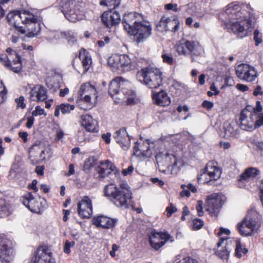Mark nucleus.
Masks as SVG:
<instances>
[{
  "label": "nucleus",
  "mask_w": 263,
  "mask_h": 263,
  "mask_svg": "<svg viewBox=\"0 0 263 263\" xmlns=\"http://www.w3.org/2000/svg\"><path fill=\"white\" fill-rule=\"evenodd\" d=\"M7 54L0 58V61L5 66L15 73L22 69L21 57L12 49L8 48L6 50Z\"/></svg>",
  "instance_id": "1a4fd4ad"
},
{
  "label": "nucleus",
  "mask_w": 263,
  "mask_h": 263,
  "mask_svg": "<svg viewBox=\"0 0 263 263\" xmlns=\"http://www.w3.org/2000/svg\"><path fill=\"white\" fill-rule=\"evenodd\" d=\"M99 174L98 177L103 178L109 175L111 172L116 174L117 170L116 166L109 161L106 160L105 162L101 161L100 165L97 168Z\"/></svg>",
  "instance_id": "393cba45"
},
{
  "label": "nucleus",
  "mask_w": 263,
  "mask_h": 263,
  "mask_svg": "<svg viewBox=\"0 0 263 263\" xmlns=\"http://www.w3.org/2000/svg\"><path fill=\"white\" fill-rule=\"evenodd\" d=\"M257 118V114L248 110H243L240 115V127L244 130H252L255 129V120Z\"/></svg>",
  "instance_id": "dca6fc26"
},
{
  "label": "nucleus",
  "mask_w": 263,
  "mask_h": 263,
  "mask_svg": "<svg viewBox=\"0 0 263 263\" xmlns=\"http://www.w3.org/2000/svg\"><path fill=\"white\" fill-rule=\"evenodd\" d=\"M226 241L225 246L218 250L216 252L217 255L223 260H228L230 252L234 248V239H231L228 237H221L219 241L217 243L218 247L219 248L222 244Z\"/></svg>",
  "instance_id": "f3484780"
},
{
  "label": "nucleus",
  "mask_w": 263,
  "mask_h": 263,
  "mask_svg": "<svg viewBox=\"0 0 263 263\" xmlns=\"http://www.w3.org/2000/svg\"><path fill=\"white\" fill-rule=\"evenodd\" d=\"M202 204L203 202L201 200H199L197 202L196 205V210L198 212V215L199 216H202L203 215V211L202 210Z\"/></svg>",
  "instance_id": "bf43d9fd"
},
{
  "label": "nucleus",
  "mask_w": 263,
  "mask_h": 263,
  "mask_svg": "<svg viewBox=\"0 0 263 263\" xmlns=\"http://www.w3.org/2000/svg\"><path fill=\"white\" fill-rule=\"evenodd\" d=\"M226 198L224 196L217 194H212L206 197V211L210 214H216L219 213L224 203Z\"/></svg>",
  "instance_id": "4468645a"
},
{
  "label": "nucleus",
  "mask_w": 263,
  "mask_h": 263,
  "mask_svg": "<svg viewBox=\"0 0 263 263\" xmlns=\"http://www.w3.org/2000/svg\"><path fill=\"white\" fill-rule=\"evenodd\" d=\"M236 88L242 92L246 91L249 89L248 87L244 84H238L236 86Z\"/></svg>",
  "instance_id": "338daca9"
},
{
  "label": "nucleus",
  "mask_w": 263,
  "mask_h": 263,
  "mask_svg": "<svg viewBox=\"0 0 263 263\" xmlns=\"http://www.w3.org/2000/svg\"><path fill=\"white\" fill-rule=\"evenodd\" d=\"M117 219L110 218L104 215L95 216L92 219V223L97 227L103 229H111L115 227Z\"/></svg>",
  "instance_id": "5701e85b"
},
{
  "label": "nucleus",
  "mask_w": 263,
  "mask_h": 263,
  "mask_svg": "<svg viewBox=\"0 0 263 263\" xmlns=\"http://www.w3.org/2000/svg\"><path fill=\"white\" fill-rule=\"evenodd\" d=\"M30 99L36 102L44 101L47 98V90L41 85L35 86L30 91Z\"/></svg>",
  "instance_id": "a878e982"
},
{
  "label": "nucleus",
  "mask_w": 263,
  "mask_h": 263,
  "mask_svg": "<svg viewBox=\"0 0 263 263\" xmlns=\"http://www.w3.org/2000/svg\"><path fill=\"white\" fill-rule=\"evenodd\" d=\"M91 97H90L88 95L83 96V97H82V99H84V101L87 104L88 106V108H91L94 105V103L92 102H91Z\"/></svg>",
  "instance_id": "052dcab7"
},
{
  "label": "nucleus",
  "mask_w": 263,
  "mask_h": 263,
  "mask_svg": "<svg viewBox=\"0 0 263 263\" xmlns=\"http://www.w3.org/2000/svg\"><path fill=\"white\" fill-rule=\"evenodd\" d=\"M161 57L163 59V61L169 65H172L174 64V59L171 57L166 53H162Z\"/></svg>",
  "instance_id": "09e8293b"
},
{
  "label": "nucleus",
  "mask_w": 263,
  "mask_h": 263,
  "mask_svg": "<svg viewBox=\"0 0 263 263\" xmlns=\"http://www.w3.org/2000/svg\"><path fill=\"white\" fill-rule=\"evenodd\" d=\"M75 107L73 105L69 104H61L59 106V108L63 114L69 113L70 111L73 110Z\"/></svg>",
  "instance_id": "37998d69"
},
{
  "label": "nucleus",
  "mask_w": 263,
  "mask_h": 263,
  "mask_svg": "<svg viewBox=\"0 0 263 263\" xmlns=\"http://www.w3.org/2000/svg\"><path fill=\"white\" fill-rule=\"evenodd\" d=\"M81 118V125L85 129L89 132H97L99 128L97 121L92 119V118L88 115H83Z\"/></svg>",
  "instance_id": "cd10ccee"
},
{
  "label": "nucleus",
  "mask_w": 263,
  "mask_h": 263,
  "mask_svg": "<svg viewBox=\"0 0 263 263\" xmlns=\"http://www.w3.org/2000/svg\"><path fill=\"white\" fill-rule=\"evenodd\" d=\"M203 224V221L199 219H195L193 221V229L198 230L201 228Z\"/></svg>",
  "instance_id": "603ef678"
},
{
  "label": "nucleus",
  "mask_w": 263,
  "mask_h": 263,
  "mask_svg": "<svg viewBox=\"0 0 263 263\" xmlns=\"http://www.w3.org/2000/svg\"><path fill=\"white\" fill-rule=\"evenodd\" d=\"M120 1L121 0H105V3L100 5L106 6L111 10L118 7L120 4Z\"/></svg>",
  "instance_id": "a19ab883"
},
{
  "label": "nucleus",
  "mask_w": 263,
  "mask_h": 263,
  "mask_svg": "<svg viewBox=\"0 0 263 263\" xmlns=\"http://www.w3.org/2000/svg\"><path fill=\"white\" fill-rule=\"evenodd\" d=\"M108 64L110 67L116 69H120L121 67L120 54H116L110 57L108 60Z\"/></svg>",
  "instance_id": "c9c22d12"
},
{
  "label": "nucleus",
  "mask_w": 263,
  "mask_h": 263,
  "mask_svg": "<svg viewBox=\"0 0 263 263\" xmlns=\"http://www.w3.org/2000/svg\"><path fill=\"white\" fill-rule=\"evenodd\" d=\"M96 160L93 158H89L87 159L84 163V170L85 171H89L91 168L96 164Z\"/></svg>",
  "instance_id": "ea45409f"
},
{
  "label": "nucleus",
  "mask_w": 263,
  "mask_h": 263,
  "mask_svg": "<svg viewBox=\"0 0 263 263\" xmlns=\"http://www.w3.org/2000/svg\"><path fill=\"white\" fill-rule=\"evenodd\" d=\"M211 91H209L208 92V95L209 97H212L213 95L216 96L219 93V91L217 90V88L215 86V84H213L210 88Z\"/></svg>",
  "instance_id": "3c124183"
},
{
  "label": "nucleus",
  "mask_w": 263,
  "mask_h": 263,
  "mask_svg": "<svg viewBox=\"0 0 263 263\" xmlns=\"http://www.w3.org/2000/svg\"><path fill=\"white\" fill-rule=\"evenodd\" d=\"M113 138L124 151H127L130 145V138L125 128L116 131Z\"/></svg>",
  "instance_id": "aec40b11"
},
{
  "label": "nucleus",
  "mask_w": 263,
  "mask_h": 263,
  "mask_svg": "<svg viewBox=\"0 0 263 263\" xmlns=\"http://www.w3.org/2000/svg\"><path fill=\"white\" fill-rule=\"evenodd\" d=\"M202 106L204 108L209 110V109H211V108H212L213 107L214 104L212 102H210V101H207V100H204L202 102Z\"/></svg>",
  "instance_id": "e2e57ef3"
},
{
  "label": "nucleus",
  "mask_w": 263,
  "mask_h": 263,
  "mask_svg": "<svg viewBox=\"0 0 263 263\" xmlns=\"http://www.w3.org/2000/svg\"><path fill=\"white\" fill-rule=\"evenodd\" d=\"M122 23L128 34L134 36L137 43L144 42L152 34L150 23L144 20L141 14L131 12L124 16Z\"/></svg>",
  "instance_id": "f03ea898"
},
{
  "label": "nucleus",
  "mask_w": 263,
  "mask_h": 263,
  "mask_svg": "<svg viewBox=\"0 0 263 263\" xmlns=\"http://www.w3.org/2000/svg\"><path fill=\"white\" fill-rule=\"evenodd\" d=\"M166 211L167 216L170 217L173 213L177 211V209L172 203H170V206L166 208Z\"/></svg>",
  "instance_id": "4d7b16f0"
},
{
  "label": "nucleus",
  "mask_w": 263,
  "mask_h": 263,
  "mask_svg": "<svg viewBox=\"0 0 263 263\" xmlns=\"http://www.w3.org/2000/svg\"><path fill=\"white\" fill-rule=\"evenodd\" d=\"M120 68L125 71L133 70L137 68V64L133 61L128 55L120 54Z\"/></svg>",
  "instance_id": "7c9ffc66"
},
{
  "label": "nucleus",
  "mask_w": 263,
  "mask_h": 263,
  "mask_svg": "<svg viewBox=\"0 0 263 263\" xmlns=\"http://www.w3.org/2000/svg\"><path fill=\"white\" fill-rule=\"evenodd\" d=\"M78 212L79 216L82 218H89L92 214L91 200L85 196L78 204Z\"/></svg>",
  "instance_id": "412c9836"
},
{
  "label": "nucleus",
  "mask_w": 263,
  "mask_h": 263,
  "mask_svg": "<svg viewBox=\"0 0 263 263\" xmlns=\"http://www.w3.org/2000/svg\"><path fill=\"white\" fill-rule=\"evenodd\" d=\"M130 86L129 81L122 77H117L110 82L108 93L111 97L127 105L135 104L138 102V99L135 92L130 89Z\"/></svg>",
  "instance_id": "7ed1b4c3"
},
{
  "label": "nucleus",
  "mask_w": 263,
  "mask_h": 263,
  "mask_svg": "<svg viewBox=\"0 0 263 263\" xmlns=\"http://www.w3.org/2000/svg\"><path fill=\"white\" fill-rule=\"evenodd\" d=\"M121 190L112 184L107 185L104 188L105 195L110 199L117 206L128 208L132 201V193L126 182H122Z\"/></svg>",
  "instance_id": "20e7f679"
},
{
  "label": "nucleus",
  "mask_w": 263,
  "mask_h": 263,
  "mask_svg": "<svg viewBox=\"0 0 263 263\" xmlns=\"http://www.w3.org/2000/svg\"><path fill=\"white\" fill-rule=\"evenodd\" d=\"M21 21L26 26L27 36L33 37L37 35L41 31V25L37 18L27 10H22Z\"/></svg>",
  "instance_id": "0eeeda50"
},
{
  "label": "nucleus",
  "mask_w": 263,
  "mask_h": 263,
  "mask_svg": "<svg viewBox=\"0 0 263 263\" xmlns=\"http://www.w3.org/2000/svg\"><path fill=\"white\" fill-rule=\"evenodd\" d=\"M103 23L107 27L119 24L121 17L119 12L111 10L104 12L101 16Z\"/></svg>",
  "instance_id": "4be33fe9"
},
{
  "label": "nucleus",
  "mask_w": 263,
  "mask_h": 263,
  "mask_svg": "<svg viewBox=\"0 0 263 263\" xmlns=\"http://www.w3.org/2000/svg\"><path fill=\"white\" fill-rule=\"evenodd\" d=\"M137 79L151 89L157 88L162 85V72L154 67H144L137 73Z\"/></svg>",
  "instance_id": "423d86ee"
},
{
  "label": "nucleus",
  "mask_w": 263,
  "mask_h": 263,
  "mask_svg": "<svg viewBox=\"0 0 263 263\" xmlns=\"http://www.w3.org/2000/svg\"><path fill=\"white\" fill-rule=\"evenodd\" d=\"M164 160L163 165L170 166L172 163V160L173 158H174V156L173 154H171L167 152L164 154Z\"/></svg>",
  "instance_id": "a18cd8bd"
},
{
  "label": "nucleus",
  "mask_w": 263,
  "mask_h": 263,
  "mask_svg": "<svg viewBox=\"0 0 263 263\" xmlns=\"http://www.w3.org/2000/svg\"><path fill=\"white\" fill-rule=\"evenodd\" d=\"M79 94L81 99H82L83 96H89L93 97L95 99L97 96L96 95V90L95 88L89 84H84L81 86L79 91Z\"/></svg>",
  "instance_id": "f704fd0d"
},
{
  "label": "nucleus",
  "mask_w": 263,
  "mask_h": 263,
  "mask_svg": "<svg viewBox=\"0 0 263 263\" xmlns=\"http://www.w3.org/2000/svg\"><path fill=\"white\" fill-rule=\"evenodd\" d=\"M24 98L23 96H21L19 98L15 99L17 107L24 109L26 107V104L24 103Z\"/></svg>",
  "instance_id": "13d9d810"
},
{
  "label": "nucleus",
  "mask_w": 263,
  "mask_h": 263,
  "mask_svg": "<svg viewBox=\"0 0 263 263\" xmlns=\"http://www.w3.org/2000/svg\"><path fill=\"white\" fill-rule=\"evenodd\" d=\"M177 263H198V261L196 259L191 258L189 256L186 255L183 256Z\"/></svg>",
  "instance_id": "49530a36"
},
{
  "label": "nucleus",
  "mask_w": 263,
  "mask_h": 263,
  "mask_svg": "<svg viewBox=\"0 0 263 263\" xmlns=\"http://www.w3.org/2000/svg\"><path fill=\"white\" fill-rule=\"evenodd\" d=\"M111 134L109 133L103 134L101 136L102 139L105 142L106 144H109L110 142Z\"/></svg>",
  "instance_id": "0e129e2a"
},
{
  "label": "nucleus",
  "mask_w": 263,
  "mask_h": 263,
  "mask_svg": "<svg viewBox=\"0 0 263 263\" xmlns=\"http://www.w3.org/2000/svg\"><path fill=\"white\" fill-rule=\"evenodd\" d=\"M155 157L157 163H160L163 165L164 160V154L162 152H159L156 155Z\"/></svg>",
  "instance_id": "5fc2aeb1"
},
{
  "label": "nucleus",
  "mask_w": 263,
  "mask_h": 263,
  "mask_svg": "<svg viewBox=\"0 0 263 263\" xmlns=\"http://www.w3.org/2000/svg\"><path fill=\"white\" fill-rule=\"evenodd\" d=\"M10 240L5 236L0 235V260L8 262L12 259L13 249Z\"/></svg>",
  "instance_id": "2eb2a0df"
},
{
  "label": "nucleus",
  "mask_w": 263,
  "mask_h": 263,
  "mask_svg": "<svg viewBox=\"0 0 263 263\" xmlns=\"http://www.w3.org/2000/svg\"><path fill=\"white\" fill-rule=\"evenodd\" d=\"M179 21L177 19H171L166 17V31L175 32L179 29Z\"/></svg>",
  "instance_id": "e433bc0d"
},
{
  "label": "nucleus",
  "mask_w": 263,
  "mask_h": 263,
  "mask_svg": "<svg viewBox=\"0 0 263 263\" xmlns=\"http://www.w3.org/2000/svg\"><path fill=\"white\" fill-rule=\"evenodd\" d=\"M79 58L82 60L83 72H86L92 63L91 55L86 50L82 49L79 52Z\"/></svg>",
  "instance_id": "72a5a7b5"
},
{
  "label": "nucleus",
  "mask_w": 263,
  "mask_h": 263,
  "mask_svg": "<svg viewBox=\"0 0 263 263\" xmlns=\"http://www.w3.org/2000/svg\"><path fill=\"white\" fill-rule=\"evenodd\" d=\"M157 30L160 32L166 31V17L163 16L156 25Z\"/></svg>",
  "instance_id": "79ce46f5"
},
{
  "label": "nucleus",
  "mask_w": 263,
  "mask_h": 263,
  "mask_svg": "<svg viewBox=\"0 0 263 263\" xmlns=\"http://www.w3.org/2000/svg\"><path fill=\"white\" fill-rule=\"evenodd\" d=\"M54 37L55 40L60 39H65L69 44L74 45L77 43V35L72 31H67L64 32H55Z\"/></svg>",
  "instance_id": "2f4dec72"
},
{
  "label": "nucleus",
  "mask_w": 263,
  "mask_h": 263,
  "mask_svg": "<svg viewBox=\"0 0 263 263\" xmlns=\"http://www.w3.org/2000/svg\"><path fill=\"white\" fill-rule=\"evenodd\" d=\"M186 186L184 184L181 185V188L183 189V191L180 193V196L181 197H189L190 195V192L188 190H185V187H186Z\"/></svg>",
  "instance_id": "69168bd1"
},
{
  "label": "nucleus",
  "mask_w": 263,
  "mask_h": 263,
  "mask_svg": "<svg viewBox=\"0 0 263 263\" xmlns=\"http://www.w3.org/2000/svg\"><path fill=\"white\" fill-rule=\"evenodd\" d=\"M134 170V167L133 166H129L127 168L124 169L122 171V173L124 176H127L128 175H130Z\"/></svg>",
  "instance_id": "774afa93"
},
{
  "label": "nucleus",
  "mask_w": 263,
  "mask_h": 263,
  "mask_svg": "<svg viewBox=\"0 0 263 263\" xmlns=\"http://www.w3.org/2000/svg\"><path fill=\"white\" fill-rule=\"evenodd\" d=\"M44 114V110L40 106H37L34 110L32 112V116L42 115Z\"/></svg>",
  "instance_id": "6e6d98bb"
},
{
  "label": "nucleus",
  "mask_w": 263,
  "mask_h": 263,
  "mask_svg": "<svg viewBox=\"0 0 263 263\" xmlns=\"http://www.w3.org/2000/svg\"><path fill=\"white\" fill-rule=\"evenodd\" d=\"M34 263H55V259L52 257V253L45 246L39 247L34 256Z\"/></svg>",
  "instance_id": "a211bd4d"
},
{
  "label": "nucleus",
  "mask_w": 263,
  "mask_h": 263,
  "mask_svg": "<svg viewBox=\"0 0 263 263\" xmlns=\"http://www.w3.org/2000/svg\"><path fill=\"white\" fill-rule=\"evenodd\" d=\"M261 220V215L256 210L251 209L242 221L237 224V229L241 236H252L259 232Z\"/></svg>",
  "instance_id": "39448f33"
},
{
  "label": "nucleus",
  "mask_w": 263,
  "mask_h": 263,
  "mask_svg": "<svg viewBox=\"0 0 263 263\" xmlns=\"http://www.w3.org/2000/svg\"><path fill=\"white\" fill-rule=\"evenodd\" d=\"M22 202L31 212L36 213H40L44 206L43 201H37L31 193L22 197Z\"/></svg>",
  "instance_id": "6ab92c4d"
},
{
  "label": "nucleus",
  "mask_w": 263,
  "mask_h": 263,
  "mask_svg": "<svg viewBox=\"0 0 263 263\" xmlns=\"http://www.w3.org/2000/svg\"><path fill=\"white\" fill-rule=\"evenodd\" d=\"M176 50L180 55L198 56L202 53V47L198 42L181 40L176 45Z\"/></svg>",
  "instance_id": "6e6552de"
},
{
  "label": "nucleus",
  "mask_w": 263,
  "mask_h": 263,
  "mask_svg": "<svg viewBox=\"0 0 263 263\" xmlns=\"http://www.w3.org/2000/svg\"><path fill=\"white\" fill-rule=\"evenodd\" d=\"M252 9L248 5H243L242 8L235 3L227 6L226 14L229 20V26L232 31L241 38L246 35V30L253 27V23L246 15L248 11L249 14Z\"/></svg>",
  "instance_id": "f257e3e1"
},
{
  "label": "nucleus",
  "mask_w": 263,
  "mask_h": 263,
  "mask_svg": "<svg viewBox=\"0 0 263 263\" xmlns=\"http://www.w3.org/2000/svg\"><path fill=\"white\" fill-rule=\"evenodd\" d=\"M75 245V242L74 241L69 242L68 241H66L64 246V252L66 254H69L70 252V248L71 247L74 246Z\"/></svg>",
  "instance_id": "864d4df0"
},
{
  "label": "nucleus",
  "mask_w": 263,
  "mask_h": 263,
  "mask_svg": "<svg viewBox=\"0 0 263 263\" xmlns=\"http://www.w3.org/2000/svg\"><path fill=\"white\" fill-rule=\"evenodd\" d=\"M149 239L151 246L156 250H159L167 241L173 242L174 238L167 232H158L152 231Z\"/></svg>",
  "instance_id": "ddd939ff"
},
{
  "label": "nucleus",
  "mask_w": 263,
  "mask_h": 263,
  "mask_svg": "<svg viewBox=\"0 0 263 263\" xmlns=\"http://www.w3.org/2000/svg\"><path fill=\"white\" fill-rule=\"evenodd\" d=\"M258 174L259 171L255 167L247 168L245 171L240 175L238 179L239 185L240 186H243L244 183L250 181Z\"/></svg>",
  "instance_id": "c756f323"
},
{
  "label": "nucleus",
  "mask_w": 263,
  "mask_h": 263,
  "mask_svg": "<svg viewBox=\"0 0 263 263\" xmlns=\"http://www.w3.org/2000/svg\"><path fill=\"white\" fill-rule=\"evenodd\" d=\"M254 40L256 46L262 42L261 34L257 30H255L254 32Z\"/></svg>",
  "instance_id": "de8ad7c7"
},
{
  "label": "nucleus",
  "mask_w": 263,
  "mask_h": 263,
  "mask_svg": "<svg viewBox=\"0 0 263 263\" xmlns=\"http://www.w3.org/2000/svg\"><path fill=\"white\" fill-rule=\"evenodd\" d=\"M22 11H12L7 15V19L10 24L17 28L18 31L22 34L26 33V30L22 27L19 26V20H21Z\"/></svg>",
  "instance_id": "c85d7f7f"
},
{
  "label": "nucleus",
  "mask_w": 263,
  "mask_h": 263,
  "mask_svg": "<svg viewBox=\"0 0 263 263\" xmlns=\"http://www.w3.org/2000/svg\"><path fill=\"white\" fill-rule=\"evenodd\" d=\"M253 94L255 96H257L258 95H263V90H262V87L259 85L257 86L255 88L253 92Z\"/></svg>",
  "instance_id": "680f3d73"
},
{
  "label": "nucleus",
  "mask_w": 263,
  "mask_h": 263,
  "mask_svg": "<svg viewBox=\"0 0 263 263\" xmlns=\"http://www.w3.org/2000/svg\"><path fill=\"white\" fill-rule=\"evenodd\" d=\"M221 174V172L219 168L210 162L207 164L204 172L198 176L197 181L200 183L212 184L213 181L217 180L220 178Z\"/></svg>",
  "instance_id": "9d476101"
},
{
  "label": "nucleus",
  "mask_w": 263,
  "mask_h": 263,
  "mask_svg": "<svg viewBox=\"0 0 263 263\" xmlns=\"http://www.w3.org/2000/svg\"><path fill=\"white\" fill-rule=\"evenodd\" d=\"M234 247H235V255L238 258H241L242 254H245L248 252V249L243 248L240 242L237 240H234Z\"/></svg>",
  "instance_id": "4c0bfd02"
},
{
  "label": "nucleus",
  "mask_w": 263,
  "mask_h": 263,
  "mask_svg": "<svg viewBox=\"0 0 263 263\" xmlns=\"http://www.w3.org/2000/svg\"><path fill=\"white\" fill-rule=\"evenodd\" d=\"M153 98L155 103L160 106H168L171 103L170 99L167 93L163 90L153 93Z\"/></svg>",
  "instance_id": "473e14b6"
},
{
  "label": "nucleus",
  "mask_w": 263,
  "mask_h": 263,
  "mask_svg": "<svg viewBox=\"0 0 263 263\" xmlns=\"http://www.w3.org/2000/svg\"><path fill=\"white\" fill-rule=\"evenodd\" d=\"M6 98V90L4 84L0 81V103H3Z\"/></svg>",
  "instance_id": "c03bdc74"
},
{
  "label": "nucleus",
  "mask_w": 263,
  "mask_h": 263,
  "mask_svg": "<svg viewBox=\"0 0 263 263\" xmlns=\"http://www.w3.org/2000/svg\"><path fill=\"white\" fill-rule=\"evenodd\" d=\"M235 72L239 79L247 82H253L258 77L255 68L247 64H241L237 66Z\"/></svg>",
  "instance_id": "9b49d317"
},
{
  "label": "nucleus",
  "mask_w": 263,
  "mask_h": 263,
  "mask_svg": "<svg viewBox=\"0 0 263 263\" xmlns=\"http://www.w3.org/2000/svg\"><path fill=\"white\" fill-rule=\"evenodd\" d=\"M32 150H41L40 157L43 160L49 159L52 155L51 148L49 145H46L44 142L36 141L31 147Z\"/></svg>",
  "instance_id": "bb28decb"
},
{
  "label": "nucleus",
  "mask_w": 263,
  "mask_h": 263,
  "mask_svg": "<svg viewBox=\"0 0 263 263\" xmlns=\"http://www.w3.org/2000/svg\"><path fill=\"white\" fill-rule=\"evenodd\" d=\"M154 146V143L148 139L142 143L136 142L134 147L133 155L140 159L150 158L153 155Z\"/></svg>",
  "instance_id": "f8f14e48"
},
{
  "label": "nucleus",
  "mask_w": 263,
  "mask_h": 263,
  "mask_svg": "<svg viewBox=\"0 0 263 263\" xmlns=\"http://www.w3.org/2000/svg\"><path fill=\"white\" fill-rule=\"evenodd\" d=\"M263 125V114H257V118L255 120V128Z\"/></svg>",
  "instance_id": "8fccbe9b"
},
{
  "label": "nucleus",
  "mask_w": 263,
  "mask_h": 263,
  "mask_svg": "<svg viewBox=\"0 0 263 263\" xmlns=\"http://www.w3.org/2000/svg\"><path fill=\"white\" fill-rule=\"evenodd\" d=\"M238 127L235 122L227 121L224 123L220 135L225 138L235 137L238 134Z\"/></svg>",
  "instance_id": "b1692460"
},
{
  "label": "nucleus",
  "mask_w": 263,
  "mask_h": 263,
  "mask_svg": "<svg viewBox=\"0 0 263 263\" xmlns=\"http://www.w3.org/2000/svg\"><path fill=\"white\" fill-rule=\"evenodd\" d=\"M12 211V208L9 204L5 202L0 204L1 217L8 216L11 214Z\"/></svg>",
  "instance_id": "58836bf2"
}]
</instances>
